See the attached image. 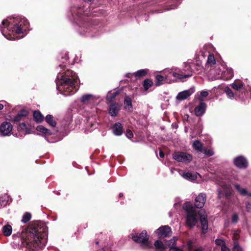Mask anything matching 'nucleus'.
<instances>
[{
  "label": "nucleus",
  "mask_w": 251,
  "mask_h": 251,
  "mask_svg": "<svg viewBox=\"0 0 251 251\" xmlns=\"http://www.w3.org/2000/svg\"><path fill=\"white\" fill-rule=\"evenodd\" d=\"M206 109V103L204 102L203 100L200 99L199 104L195 108V114L197 117H201L204 114Z\"/></svg>",
  "instance_id": "14"
},
{
  "label": "nucleus",
  "mask_w": 251,
  "mask_h": 251,
  "mask_svg": "<svg viewBox=\"0 0 251 251\" xmlns=\"http://www.w3.org/2000/svg\"><path fill=\"white\" fill-rule=\"evenodd\" d=\"M148 70L147 69H141L134 73L133 74H131V73H127L126 74V76L127 77H129V75H134L136 78H138L145 76L148 73Z\"/></svg>",
  "instance_id": "25"
},
{
  "label": "nucleus",
  "mask_w": 251,
  "mask_h": 251,
  "mask_svg": "<svg viewBox=\"0 0 251 251\" xmlns=\"http://www.w3.org/2000/svg\"><path fill=\"white\" fill-rule=\"evenodd\" d=\"M28 20L22 16L9 17L0 25L2 34L8 40H15L24 37L29 30Z\"/></svg>",
  "instance_id": "4"
},
{
  "label": "nucleus",
  "mask_w": 251,
  "mask_h": 251,
  "mask_svg": "<svg viewBox=\"0 0 251 251\" xmlns=\"http://www.w3.org/2000/svg\"><path fill=\"white\" fill-rule=\"evenodd\" d=\"M123 194L122 193H120V194H119V197H123Z\"/></svg>",
  "instance_id": "59"
},
{
  "label": "nucleus",
  "mask_w": 251,
  "mask_h": 251,
  "mask_svg": "<svg viewBox=\"0 0 251 251\" xmlns=\"http://www.w3.org/2000/svg\"><path fill=\"white\" fill-rule=\"evenodd\" d=\"M13 126L9 122H4L0 126V133L1 136H9L11 135Z\"/></svg>",
  "instance_id": "13"
},
{
  "label": "nucleus",
  "mask_w": 251,
  "mask_h": 251,
  "mask_svg": "<svg viewBox=\"0 0 251 251\" xmlns=\"http://www.w3.org/2000/svg\"><path fill=\"white\" fill-rule=\"evenodd\" d=\"M125 108L127 110H130L132 108L131 100L129 97H126L124 100Z\"/></svg>",
  "instance_id": "33"
},
{
  "label": "nucleus",
  "mask_w": 251,
  "mask_h": 251,
  "mask_svg": "<svg viewBox=\"0 0 251 251\" xmlns=\"http://www.w3.org/2000/svg\"><path fill=\"white\" fill-rule=\"evenodd\" d=\"M97 15L96 11H92L90 7L85 9L84 6L78 5L71 6L67 15L78 33L88 37H97L100 35L96 27L98 22L91 18Z\"/></svg>",
  "instance_id": "1"
},
{
  "label": "nucleus",
  "mask_w": 251,
  "mask_h": 251,
  "mask_svg": "<svg viewBox=\"0 0 251 251\" xmlns=\"http://www.w3.org/2000/svg\"><path fill=\"white\" fill-rule=\"evenodd\" d=\"M154 245L156 251H164L165 248L163 243L160 240H157L154 242Z\"/></svg>",
  "instance_id": "36"
},
{
  "label": "nucleus",
  "mask_w": 251,
  "mask_h": 251,
  "mask_svg": "<svg viewBox=\"0 0 251 251\" xmlns=\"http://www.w3.org/2000/svg\"><path fill=\"white\" fill-rule=\"evenodd\" d=\"M199 219L202 226V232L203 233H205L207 232V230L208 229V222L207 220V216L205 214L202 215L201 213Z\"/></svg>",
  "instance_id": "20"
},
{
  "label": "nucleus",
  "mask_w": 251,
  "mask_h": 251,
  "mask_svg": "<svg viewBox=\"0 0 251 251\" xmlns=\"http://www.w3.org/2000/svg\"><path fill=\"white\" fill-rule=\"evenodd\" d=\"M191 65L188 66L190 68V71L188 74H184V77H189L192 75L193 73H199L200 71L202 69V66L200 62L196 61V62L191 60Z\"/></svg>",
  "instance_id": "12"
},
{
  "label": "nucleus",
  "mask_w": 251,
  "mask_h": 251,
  "mask_svg": "<svg viewBox=\"0 0 251 251\" xmlns=\"http://www.w3.org/2000/svg\"><path fill=\"white\" fill-rule=\"evenodd\" d=\"M191 65V61H188L187 62L184 63V67L183 70L184 72L186 73V74H188L189 73V71H190V68L187 67Z\"/></svg>",
  "instance_id": "46"
},
{
  "label": "nucleus",
  "mask_w": 251,
  "mask_h": 251,
  "mask_svg": "<svg viewBox=\"0 0 251 251\" xmlns=\"http://www.w3.org/2000/svg\"><path fill=\"white\" fill-rule=\"evenodd\" d=\"M83 1H84V2H88L90 4H92V3H93L96 0H82Z\"/></svg>",
  "instance_id": "54"
},
{
  "label": "nucleus",
  "mask_w": 251,
  "mask_h": 251,
  "mask_svg": "<svg viewBox=\"0 0 251 251\" xmlns=\"http://www.w3.org/2000/svg\"><path fill=\"white\" fill-rule=\"evenodd\" d=\"M34 120L37 123H41L43 120V116L41 113L38 111H35L33 113Z\"/></svg>",
  "instance_id": "31"
},
{
  "label": "nucleus",
  "mask_w": 251,
  "mask_h": 251,
  "mask_svg": "<svg viewBox=\"0 0 251 251\" xmlns=\"http://www.w3.org/2000/svg\"><path fill=\"white\" fill-rule=\"evenodd\" d=\"M62 59L64 61L57 68L58 73L55 82L57 91L61 94L67 96L75 94L77 91L76 84L78 78L75 72L68 68V56L66 55Z\"/></svg>",
  "instance_id": "3"
},
{
  "label": "nucleus",
  "mask_w": 251,
  "mask_h": 251,
  "mask_svg": "<svg viewBox=\"0 0 251 251\" xmlns=\"http://www.w3.org/2000/svg\"><path fill=\"white\" fill-rule=\"evenodd\" d=\"M159 156H160V157H161V158H163V157H164V152H163L162 151H160V152H159Z\"/></svg>",
  "instance_id": "56"
},
{
  "label": "nucleus",
  "mask_w": 251,
  "mask_h": 251,
  "mask_svg": "<svg viewBox=\"0 0 251 251\" xmlns=\"http://www.w3.org/2000/svg\"><path fill=\"white\" fill-rule=\"evenodd\" d=\"M19 116H20L21 118L23 117H25L28 115V112L25 110H21L18 113Z\"/></svg>",
  "instance_id": "49"
},
{
  "label": "nucleus",
  "mask_w": 251,
  "mask_h": 251,
  "mask_svg": "<svg viewBox=\"0 0 251 251\" xmlns=\"http://www.w3.org/2000/svg\"><path fill=\"white\" fill-rule=\"evenodd\" d=\"M131 236L134 241L140 243L143 248L147 249L151 247V244L149 241V236L146 230H143L140 234L132 233Z\"/></svg>",
  "instance_id": "7"
},
{
  "label": "nucleus",
  "mask_w": 251,
  "mask_h": 251,
  "mask_svg": "<svg viewBox=\"0 0 251 251\" xmlns=\"http://www.w3.org/2000/svg\"><path fill=\"white\" fill-rule=\"evenodd\" d=\"M217 192L218 197L219 199L225 196L226 199L229 200L232 193V189L230 185L223 183L221 186V188H218Z\"/></svg>",
  "instance_id": "8"
},
{
  "label": "nucleus",
  "mask_w": 251,
  "mask_h": 251,
  "mask_svg": "<svg viewBox=\"0 0 251 251\" xmlns=\"http://www.w3.org/2000/svg\"><path fill=\"white\" fill-rule=\"evenodd\" d=\"M183 208L186 211V224L190 227L196 226L198 222L201 211L196 210L190 202L184 203Z\"/></svg>",
  "instance_id": "6"
},
{
  "label": "nucleus",
  "mask_w": 251,
  "mask_h": 251,
  "mask_svg": "<svg viewBox=\"0 0 251 251\" xmlns=\"http://www.w3.org/2000/svg\"><path fill=\"white\" fill-rule=\"evenodd\" d=\"M113 133L116 136H120L123 133L122 125L120 123H116L112 127Z\"/></svg>",
  "instance_id": "21"
},
{
  "label": "nucleus",
  "mask_w": 251,
  "mask_h": 251,
  "mask_svg": "<svg viewBox=\"0 0 251 251\" xmlns=\"http://www.w3.org/2000/svg\"><path fill=\"white\" fill-rule=\"evenodd\" d=\"M239 220L238 215L236 213H234L232 214L231 217V222L233 224H235L237 223Z\"/></svg>",
  "instance_id": "48"
},
{
  "label": "nucleus",
  "mask_w": 251,
  "mask_h": 251,
  "mask_svg": "<svg viewBox=\"0 0 251 251\" xmlns=\"http://www.w3.org/2000/svg\"><path fill=\"white\" fill-rule=\"evenodd\" d=\"M173 158L178 161L188 163L192 159V156L187 152L177 151L173 154Z\"/></svg>",
  "instance_id": "9"
},
{
  "label": "nucleus",
  "mask_w": 251,
  "mask_h": 251,
  "mask_svg": "<svg viewBox=\"0 0 251 251\" xmlns=\"http://www.w3.org/2000/svg\"><path fill=\"white\" fill-rule=\"evenodd\" d=\"M152 85V82L149 79H146L144 81L143 86L144 88L146 90H147L150 88Z\"/></svg>",
  "instance_id": "40"
},
{
  "label": "nucleus",
  "mask_w": 251,
  "mask_h": 251,
  "mask_svg": "<svg viewBox=\"0 0 251 251\" xmlns=\"http://www.w3.org/2000/svg\"><path fill=\"white\" fill-rule=\"evenodd\" d=\"M171 229L168 226L160 227L156 230L155 233L160 236L167 237L171 233Z\"/></svg>",
  "instance_id": "16"
},
{
  "label": "nucleus",
  "mask_w": 251,
  "mask_h": 251,
  "mask_svg": "<svg viewBox=\"0 0 251 251\" xmlns=\"http://www.w3.org/2000/svg\"><path fill=\"white\" fill-rule=\"evenodd\" d=\"M121 109L120 105L118 103H112L108 108V113L112 117H115Z\"/></svg>",
  "instance_id": "18"
},
{
  "label": "nucleus",
  "mask_w": 251,
  "mask_h": 251,
  "mask_svg": "<svg viewBox=\"0 0 251 251\" xmlns=\"http://www.w3.org/2000/svg\"><path fill=\"white\" fill-rule=\"evenodd\" d=\"M215 243L216 245L221 246V248L226 245L225 242L224 240L221 239H217L215 241Z\"/></svg>",
  "instance_id": "45"
},
{
  "label": "nucleus",
  "mask_w": 251,
  "mask_h": 251,
  "mask_svg": "<svg viewBox=\"0 0 251 251\" xmlns=\"http://www.w3.org/2000/svg\"><path fill=\"white\" fill-rule=\"evenodd\" d=\"M168 74L166 75V78H172L173 77V80H182L183 78H185L184 77V74H178L177 73L173 71V70H168Z\"/></svg>",
  "instance_id": "19"
},
{
  "label": "nucleus",
  "mask_w": 251,
  "mask_h": 251,
  "mask_svg": "<svg viewBox=\"0 0 251 251\" xmlns=\"http://www.w3.org/2000/svg\"><path fill=\"white\" fill-rule=\"evenodd\" d=\"M48 227L45 223L37 221L30 224L20 234L21 248L25 251H38L47 243Z\"/></svg>",
  "instance_id": "2"
},
{
  "label": "nucleus",
  "mask_w": 251,
  "mask_h": 251,
  "mask_svg": "<svg viewBox=\"0 0 251 251\" xmlns=\"http://www.w3.org/2000/svg\"><path fill=\"white\" fill-rule=\"evenodd\" d=\"M195 88L192 87L188 90L179 92L176 96V99L179 100L186 99L195 92Z\"/></svg>",
  "instance_id": "15"
},
{
  "label": "nucleus",
  "mask_w": 251,
  "mask_h": 251,
  "mask_svg": "<svg viewBox=\"0 0 251 251\" xmlns=\"http://www.w3.org/2000/svg\"><path fill=\"white\" fill-rule=\"evenodd\" d=\"M9 196L7 194H4L0 197V205L1 206H6L9 202Z\"/></svg>",
  "instance_id": "32"
},
{
  "label": "nucleus",
  "mask_w": 251,
  "mask_h": 251,
  "mask_svg": "<svg viewBox=\"0 0 251 251\" xmlns=\"http://www.w3.org/2000/svg\"><path fill=\"white\" fill-rule=\"evenodd\" d=\"M99 97L91 94L83 95L80 98V101L84 105H94Z\"/></svg>",
  "instance_id": "10"
},
{
  "label": "nucleus",
  "mask_w": 251,
  "mask_h": 251,
  "mask_svg": "<svg viewBox=\"0 0 251 251\" xmlns=\"http://www.w3.org/2000/svg\"><path fill=\"white\" fill-rule=\"evenodd\" d=\"M36 130L44 134L45 135H50L52 134V132L50 129L45 127L42 125L38 126L36 127Z\"/></svg>",
  "instance_id": "27"
},
{
  "label": "nucleus",
  "mask_w": 251,
  "mask_h": 251,
  "mask_svg": "<svg viewBox=\"0 0 251 251\" xmlns=\"http://www.w3.org/2000/svg\"><path fill=\"white\" fill-rule=\"evenodd\" d=\"M204 69L209 78L212 80L219 79L228 80L233 76V71L231 68L225 69L216 61L214 55L209 53Z\"/></svg>",
  "instance_id": "5"
},
{
  "label": "nucleus",
  "mask_w": 251,
  "mask_h": 251,
  "mask_svg": "<svg viewBox=\"0 0 251 251\" xmlns=\"http://www.w3.org/2000/svg\"><path fill=\"white\" fill-rule=\"evenodd\" d=\"M45 121L48 124L52 127H55L56 126V122L55 119L51 115H47L45 117Z\"/></svg>",
  "instance_id": "26"
},
{
  "label": "nucleus",
  "mask_w": 251,
  "mask_h": 251,
  "mask_svg": "<svg viewBox=\"0 0 251 251\" xmlns=\"http://www.w3.org/2000/svg\"><path fill=\"white\" fill-rule=\"evenodd\" d=\"M198 175L197 173H193L192 172L184 173L182 176L184 178L188 180H194L197 179V176Z\"/></svg>",
  "instance_id": "28"
},
{
  "label": "nucleus",
  "mask_w": 251,
  "mask_h": 251,
  "mask_svg": "<svg viewBox=\"0 0 251 251\" xmlns=\"http://www.w3.org/2000/svg\"><path fill=\"white\" fill-rule=\"evenodd\" d=\"M156 78V83L157 85H160L162 82L165 81L166 78V75L164 76L161 75H156L155 76Z\"/></svg>",
  "instance_id": "38"
},
{
  "label": "nucleus",
  "mask_w": 251,
  "mask_h": 251,
  "mask_svg": "<svg viewBox=\"0 0 251 251\" xmlns=\"http://www.w3.org/2000/svg\"><path fill=\"white\" fill-rule=\"evenodd\" d=\"M204 155L206 156H211L214 155V152L212 149H203V151H202Z\"/></svg>",
  "instance_id": "43"
},
{
  "label": "nucleus",
  "mask_w": 251,
  "mask_h": 251,
  "mask_svg": "<svg viewBox=\"0 0 251 251\" xmlns=\"http://www.w3.org/2000/svg\"><path fill=\"white\" fill-rule=\"evenodd\" d=\"M188 251H205V247L199 246L194 250L193 249L192 243L191 241H189L188 243Z\"/></svg>",
  "instance_id": "35"
},
{
  "label": "nucleus",
  "mask_w": 251,
  "mask_h": 251,
  "mask_svg": "<svg viewBox=\"0 0 251 251\" xmlns=\"http://www.w3.org/2000/svg\"><path fill=\"white\" fill-rule=\"evenodd\" d=\"M98 127V124L97 122L93 121H91L90 122H88L85 129V132L88 133L89 132H91Z\"/></svg>",
  "instance_id": "23"
},
{
  "label": "nucleus",
  "mask_w": 251,
  "mask_h": 251,
  "mask_svg": "<svg viewBox=\"0 0 251 251\" xmlns=\"http://www.w3.org/2000/svg\"><path fill=\"white\" fill-rule=\"evenodd\" d=\"M209 94V93L206 90H202L200 92V94L198 96V100L200 101V99H201V100H203V98H206L207 96H208Z\"/></svg>",
  "instance_id": "42"
},
{
  "label": "nucleus",
  "mask_w": 251,
  "mask_h": 251,
  "mask_svg": "<svg viewBox=\"0 0 251 251\" xmlns=\"http://www.w3.org/2000/svg\"><path fill=\"white\" fill-rule=\"evenodd\" d=\"M229 249L228 248H227L226 245L222 247L221 248V251H229Z\"/></svg>",
  "instance_id": "53"
},
{
  "label": "nucleus",
  "mask_w": 251,
  "mask_h": 251,
  "mask_svg": "<svg viewBox=\"0 0 251 251\" xmlns=\"http://www.w3.org/2000/svg\"><path fill=\"white\" fill-rule=\"evenodd\" d=\"M12 228L9 225L4 226L2 229L3 234L6 236H10L12 233Z\"/></svg>",
  "instance_id": "30"
},
{
  "label": "nucleus",
  "mask_w": 251,
  "mask_h": 251,
  "mask_svg": "<svg viewBox=\"0 0 251 251\" xmlns=\"http://www.w3.org/2000/svg\"><path fill=\"white\" fill-rule=\"evenodd\" d=\"M246 196H248V197L251 198V192L248 193L247 192V194H246Z\"/></svg>",
  "instance_id": "57"
},
{
  "label": "nucleus",
  "mask_w": 251,
  "mask_h": 251,
  "mask_svg": "<svg viewBox=\"0 0 251 251\" xmlns=\"http://www.w3.org/2000/svg\"><path fill=\"white\" fill-rule=\"evenodd\" d=\"M118 93V91H115L114 92L109 91L106 98L107 103L111 102Z\"/></svg>",
  "instance_id": "29"
},
{
  "label": "nucleus",
  "mask_w": 251,
  "mask_h": 251,
  "mask_svg": "<svg viewBox=\"0 0 251 251\" xmlns=\"http://www.w3.org/2000/svg\"><path fill=\"white\" fill-rule=\"evenodd\" d=\"M177 240L176 237H174L167 242L166 245L170 247V251H183L179 248L176 247Z\"/></svg>",
  "instance_id": "22"
},
{
  "label": "nucleus",
  "mask_w": 251,
  "mask_h": 251,
  "mask_svg": "<svg viewBox=\"0 0 251 251\" xmlns=\"http://www.w3.org/2000/svg\"><path fill=\"white\" fill-rule=\"evenodd\" d=\"M232 88L235 90H239L243 87V83L240 80H235L231 84Z\"/></svg>",
  "instance_id": "34"
},
{
  "label": "nucleus",
  "mask_w": 251,
  "mask_h": 251,
  "mask_svg": "<svg viewBox=\"0 0 251 251\" xmlns=\"http://www.w3.org/2000/svg\"><path fill=\"white\" fill-rule=\"evenodd\" d=\"M181 0H178V3L176 5H175V6H172V7L169 8V9H174L175 8H176L177 7V6L178 5V4L180 3V1Z\"/></svg>",
  "instance_id": "55"
},
{
  "label": "nucleus",
  "mask_w": 251,
  "mask_h": 251,
  "mask_svg": "<svg viewBox=\"0 0 251 251\" xmlns=\"http://www.w3.org/2000/svg\"><path fill=\"white\" fill-rule=\"evenodd\" d=\"M234 187L241 196H246L247 190L245 188H241L240 185L237 183L234 184Z\"/></svg>",
  "instance_id": "37"
},
{
  "label": "nucleus",
  "mask_w": 251,
  "mask_h": 251,
  "mask_svg": "<svg viewBox=\"0 0 251 251\" xmlns=\"http://www.w3.org/2000/svg\"><path fill=\"white\" fill-rule=\"evenodd\" d=\"M3 104H2L0 103V110L2 109H3Z\"/></svg>",
  "instance_id": "58"
},
{
  "label": "nucleus",
  "mask_w": 251,
  "mask_h": 251,
  "mask_svg": "<svg viewBox=\"0 0 251 251\" xmlns=\"http://www.w3.org/2000/svg\"><path fill=\"white\" fill-rule=\"evenodd\" d=\"M193 148L198 152H202L203 151V146L202 143L198 140H195L192 143Z\"/></svg>",
  "instance_id": "24"
},
{
  "label": "nucleus",
  "mask_w": 251,
  "mask_h": 251,
  "mask_svg": "<svg viewBox=\"0 0 251 251\" xmlns=\"http://www.w3.org/2000/svg\"><path fill=\"white\" fill-rule=\"evenodd\" d=\"M21 120V118L20 116H19L18 114H17L13 118V121L15 122H19Z\"/></svg>",
  "instance_id": "52"
},
{
  "label": "nucleus",
  "mask_w": 251,
  "mask_h": 251,
  "mask_svg": "<svg viewBox=\"0 0 251 251\" xmlns=\"http://www.w3.org/2000/svg\"><path fill=\"white\" fill-rule=\"evenodd\" d=\"M234 165L238 168L245 169L249 166L248 159L243 155H238L233 159Z\"/></svg>",
  "instance_id": "11"
},
{
  "label": "nucleus",
  "mask_w": 251,
  "mask_h": 251,
  "mask_svg": "<svg viewBox=\"0 0 251 251\" xmlns=\"http://www.w3.org/2000/svg\"><path fill=\"white\" fill-rule=\"evenodd\" d=\"M126 136L128 138H129V139H131L133 136V134L132 131L129 129L126 130Z\"/></svg>",
  "instance_id": "50"
},
{
  "label": "nucleus",
  "mask_w": 251,
  "mask_h": 251,
  "mask_svg": "<svg viewBox=\"0 0 251 251\" xmlns=\"http://www.w3.org/2000/svg\"><path fill=\"white\" fill-rule=\"evenodd\" d=\"M224 91L229 99L232 100L234 98V94L229 87H226Z\"/></svg>",
  "instance_id": "39"
},
{
  "label": "nucleus",
  "mask_w": 251,
  "mask_h": 251,
  "mask_svg": "<svg viewBox=\"0 0 251 251\" xmlns=\"http://www.w3.org/2000/svg\"><path fill=\"white\" fill-rule=\"evenodd\" d=\"M31 217V214L29 213L26 212L23 216L22 222L24 223H26L30 220Z\"/></svg>",
  "instance_id": "41"
},
{
  "label": "nucleus",
  "mask_w": 251,
  "mask_h": 251,
  "mask_svg": "<svg viewBox=\"0 0 251 251\" xmlns=\"http://www.w3.org/2000/svg\"><path fill=\"white\" fill-rule=\"evenodd\" d=\"M205 201L206 195L204 193H200L195 199V206L198 208H201L204 206Z\"/></svg>",
  "instance_id": "17"
},
{
  "label": "nucleus",
  "mask_w": 251,
  "mask_h": 251,
  "mask_svg": "<svg viewBox=\"0 0 251 251\" xmlns=\"http://www.w3.org/2000/svg\"><path fill=\"white\" fill-rule=\"evenodd\" d=\"M18 129L25 130L26 131V134L29 133V132L28 131V129L27 128L26 125L25 123H22L20 124L18 126Z\"/></svg>",
  "instance_id": "44"
},
{
  "label": "nucleus",
  "mask_w": 251,
  "mask_h": 251,
  "mask_svg": "<svg viewBox=\"0 0 251 251\" xmlns=\"http://www.w3.org/2000/svg\"><path fill=\"white\" fill-rule=\"evenodd\" d=\"M246 211L248 212H251V202H248L246 204Z\"/></svg>",
  "instance_id": "51"
},
{
  "label": "nucleus",
  "mask_w": 251,
  "mask_h": 251,
  "mask_svg": "<svg viewBox=\"0 0 251 251\" xmlns=\"http://www.w3.org/2000/svg\"><path fill=\"white\" fill-rule=\"evenodd\" d=\"M233 251H243L242 249L239 246L236 242L234 243Z\"/></svg>",
  "instance_id": "47"
}]
</instances>
